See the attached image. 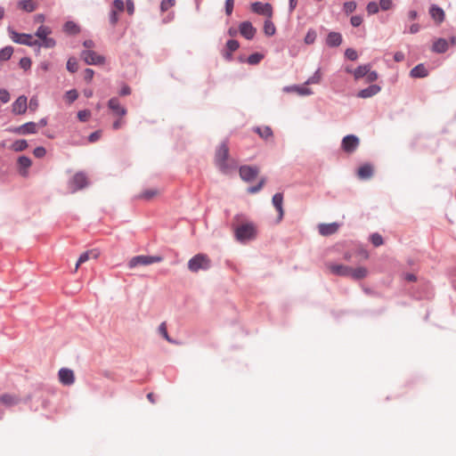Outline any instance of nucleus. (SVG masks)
Wrapping results in <instances>:
<instances>
[{
    "label": "nucleus",
    "mask_w": 456,
    "mask_h": 456,
    "mask_svg": "<svg viewBox=\"0 0 456 456\" xmlns=\"http://www.w3.org/2000/svg\"><path fill=\"white\" fill-rule=\"evenodd\" d=\"M211 260L206 254H197L188 262V269L192 273L200 270L206 271L210 268Z\"/></svg>",
    "instance_id": "nucleus-1"
},
{
    "label": "nucleus",
    "mask_w": 456,
    "mask_h": 456,
    "mask_svg": "<svg viewBox=\"0 0 456 456\" xmlns=\"http://www.w3.org/2000/svg\"><path fill=\"white\" fill-rule=\"evenodd\" d=\"M229 157V147L226 142H222L216 151V164L223 171L226 172L229 168L227 159Z\"/></svg>",
    "instance_id": "nucleus-2"
},
{
    "label": "nucleus",
    "mask_w": 456,
    "mask_h": 456,
    "mask_svg": "<svg viewBox=\"0 0 456 456\" xmlns=\"http://www.w3.org/2000/svg\"><path fill=\"white\" fill-rule=\"evenodd\" d=\"M163 258L159 256H136L130 259L128 263L129 268H134L138 265H149L155 263H159Z\"/></svg>",
    "instance_id": "nucleus-3"
},
{
    "label": "nucleus",
    "mask_w": 456,
    "mask_h": 456,
    "mask_svg": "<svg viewBox=\"0 0 456 456\" xmlns=\"http://www.w3.org/2000/svg\"><path fill=\"white\" fill-rule=\"evenodd\" d=\"M235 234L240 241L251 240L256 235V228L252 224H243L237 227Z\"/></svg>",
    "instance_id": "nucleus-4"
},
{
    "label": "nucleus",
    "mask_w": 456,
    "mask_h": 456,
    "mask_svg": "<svg viewBox=\"0 0 456 456\" xmlns=\"http://www.w3.org/2000/svg\"><path fill=\"white\" fill-rule=\"evenodd\" d=\"M88 184L86 175L82 173H77L73 175L69 183V187L71 192H76L78 190L85 188Z\"/></svg>",
    "instance_id": "nucleus-5"
},
{
    "label": "nucleus",
    "mask_w": 456,
    "mask_h": 456,
    "mask_svg": "<svg viewBox=\"0 0 456 456\" xmlns=\"http://www.w3.org/2000/svg\"><path fill=\"white\" fill-rule=\"evenodd\" d=\"M81 57L88 65H102L105 62L103 56L91 50L83 51Z\"/></svg>",
    "instance_id": "nucleus-6"
},
{
    "label": "nucleus",
    "mask_w": 456,
    "mask_h": 456,
    "mask_svg": "<svg viewBox=\"0 0 456 456\" xmlns=\"http://www.w3.org/2000/svg\"><path fill=\"white\" fill-rule=\"evenodd\" d=\"M7 131L16 134H32L37 132V125L35 122H28L20 126L9 127Z\"/></svg>",
    "instance_id": "nucleus-7"
},
{
    "label": "nucleus",
    "mask_w": 456,
    "mask_h": 456,
    "mask_svg": "<svg viewBox=\"0 0 456 456\" xmlns=\"http://www.w3.org/2000/svg\"><path fill=\"white\" fill-rule=\"evenodd\" d=\"M11 38L13 42L26 45H37V39H34L33 36L28 34H20L15 31H10Z\"/></svg>",
    "instance_id": "nucleus-8"
},
{
    "label": "nucleus",
    "mask_w": 456,
    "mask_h": 456,
    "mask_svg": "<svg viewBox=\"0 0 456 456\" xmlns=\"http://www.w3.org/2000/svg\"><path fill=\"white\" fill-rule=\"evenodd\" d=\"M326 268L329 270V272L331 274L338 275V276H343V277H349L351 267L341 265V264H335V263H327Z\"/></svg>",
    "instance_id": "nucleus-9"
},
{
    "label": "nucleus",
    "mask_w": 456,
    "mask_h": 456,
    "mask_svg": "<svg viewBox=\"0 0 456 456\" xmlns=\"http://www.w3.org/2000/svg\"><path fill=\"white\" fill-rule=\"evenodd\" d=\"M251 11L266 16L268 19H271L273 16V6L268 3L255 2L251 4Z\"/></svg>",
    "instance_id": "nucleus-10"
},
{
    "label": "nucleus",
    "mask_w": 456,
    "mask_h": 456,
    "mask_svg": "<svg viewBox=\"0 0 456 456\" xmlns=\"http://www.w3.org/2000/svg\"><path fill=\"white\" fill-rule=\"evenodd\" d=\"M359 145V139L354 135L349 134L343 138L342 140V149L348 153L354 152Z\"/></svg>",
    "instance_id": "nucleus-11"
},
{
    "label": "nucleus",
    "mask_w": 456,
    "mask_h": 456,
    "mask_svg": "<svg viewBox=\"0 0 456 456\" xmlns=\"http://www.w3.org/2000/svg\"><path fill=\"white\" fill-rule=\"evenodd\" d=\"M59 381L64 386H71L75 382L74 371L68 368H61L58 372Z\"/></svg>",
    "instance_id": "nucleus-12"
},
{
    "label": "nucleus",
    "mask_w": 456,
    "mask_h": 456,
    "mask_svg": "<svg viewBox=\"0 0 456 456\" xmlns=\"http://www.w3.org/2000/svg\"><path fill=\"white\" fill-rule=\"evenodd\" d=\"M28 109V99L26 96L21 95L16 99L12 105V111L16 115H21L26 112Z\"/></svg>",
    "instance_id": "nucleus-13"
},
{
    "label": "nucleus",
    "mask_w": 456,
    "mask_h": 456,
    "mask_svg": "<svg viewBox=\"0 0 456 456\" xmlns=\"http://www.w3.org/2000/svg\"><path fill=\"white\" fill-rule=\"evenodd\" d=\"M258 168L256 167L243 166L240 168V177L247 182L252 181L258 175Z\"/></svg>",
    "instance_id": "nucleus-14"
},
{
    "label": "nucleus",
    "mask_w": 456,
    "mask_h": 456,
    "mask_svg": "<svg viewBox=\"0 0 456 456\" xmlns=\"http://www.w3.org/2000/svg\"><path fill=\"white\" fill-rule=\"evenodd\" d=\"M338 228L339 224L338 223L320 224L318 225V231L322 236L332 235L338 231Z\"/></svg>",
    "instance_id": "nucleus-15"
},
{
    "label": "nucleus",
    "mask_w": 456,
    "mask_h": 456,
    "mask_svg": "<svg viewBox=\"0 0 456 456\" xmlns=\"http://www.w3.org/2000/svg\"><path fill=\"white\" fill-rule=\"evenodd\" d=\"M429 14L436 24H441L445 19L444 11L436 4L430 6Z\"/></svg>",
    "instance_id": "nucleus-16"
},
{
    "label": "nucleus",
    "mask_w": 456,
    "mask_h": 456,
    "mask_svg": "<svg viewBox=\"0 0 456 456\" xmlns=\"http://www.w3.org/2000/svg\"><path fill=\"white\" fill-rule=\"evenodd\" d=\"M108 107L114 112L115 115L120 118L126 115V109L120 105L118 98H111L108 102Z\"/></svg>",
    "instance_id": "nucleus-17"
},
{
    "label": "nucleus",
    "mask_w": 456,
    "mask_h": 456,
    "mask_svg": "<svg viewBox=\"0 0 456 456\" xmlns=\"http://www.w3.org/2000/svg\"><path fill=\"white\" fill-rule=\"evenodd\" d=\"M256 28L249 21H243L240 25V33L247 39H252L256 34Z\"/></svg>",
    "instance_id": "nucleus-18"
},
{
    "label": "nucleus",
    "mask_w": 456,
    "mask_h": 456,
    "mask_svg": "<svg viewBox=\"0 0 456 456\" xmlns=\"http://www.w3.org/2000/svg\"><path fill=\"white\" fill-rule=\"evenodd\" d=\"M20 401V397L13 394H4L0 395V403L6 407L16 405Z\"/></svg>",
    "instance_id": "nucleus-19"
},
{
    "label": "nucleus",
    "mask_w": 456,
    "mask_h": 456,
    "mask_svg": "<svg viewBox=\"0 0 456 456\" xmlns=\"http://www.w3.org/2000/svg\"><path fill=\"white\" fill-rule=\"evenodd\" d=\"M240 45L238 41L231 39L226 43L225 49L223 52V56L226 61L232 60V54L239 48Z\"/></svg>",
    "instance_id": "nucleus-20"
},
{
    "label": "nucleus",
    "mask_w": 456,
    "mask_h": 456,
    "mask_svg": "<svg viewBox=\"0 0 456 456\" xmlns=\"http://www.w3.org/2000/svg\"><path fill=\"white\" fill-rule=\"evenodd\" d=\"M374 168L370 164H364L358 168L357 175L362 180H366L373 175Z\"/></svg>",
    "instance_id": "nucleus-21"
},
{
    "label": "nucleus",
    "mask_w": 456,
    "mask_h": 456,
    "mask_svg": "<svg viewBox=\"0 0 456 456\" xmlns=\"http://www.w3.org/2000/svg\"><path fill=\"white\" fill-rule=\"evenodd\" d=\"M272 201H273V205L274 206V208H276V210L279 213V220H281L283 217V215H284V210H283V207H282L283 194L281 192L275 193L273 197Z\"/></svg>",
    "instance_id": "nucleus-22"
},
{
    "label": "nucleus",
    "mask_w": 456,
    "mask_h": 456,
    "mask_svg": "<svg viewBox=\"0 0 456 456\" xmlns=\"http://www.w3.org/2000/svg\"><path fill=\"white\" fill-rule=\"evenodd\" d=\"M32 162H31V159L26 156H20L19 159H18V166H19V168H20V174L22 175V176H27L28 175V169L29 168V167L31 166Z\"/></svg>",
    "instance_id": "nucleus-23"
},
{
    "label": "nucleus",
    "mask_w": 456,
    "mask_h": 456,
    "mask_svg": "<svg viewBox=\"0 0 456 456\" xmlns=\"http://www.w3.org/2000/svg\"><path fill=\"white\" fill-rule=\"evenodd\" d=\"M99 256V253L96 251V250H88L86 252H84L78 258L77 264H76V267H75V272L77 271V269L79 268L80 265L86 263V261H88L90 258H94L96 259L97 257Z\"/></svg>",
    "instance_id": "nucleus-24"
},
{
    "label": "nucleus",
    "mask_w": 456,
    "mask_h": 456,
    "mask_svg": "<svg viewBox=\"0 0 456 456\" xmlns=\"http://www.w3.org/2000/svg\"><path fill=\"white\" fill-rule=\"evenodd\" d=\"M379 91L380 86H379L378 85H371L367 88L359 91L357 96L365 99L376 95Z\"/></svg>",
    "instance_id": "nucleus-25"
},
{
    "label": "nucleus",
    "mask_w": 456,
    "mask_h": 456,
    "mask_svg": "<svg viewBox=\"0 0 456 456\" xmlns=\"http://www.w3.org/2000/svg\"><path fill=\"white\" fill-rule=\"evenodd\" d=\"M17 6L22 11L32 12L37 8V4L34 0H21L18 2Z\"/></svg>",
    "instance_id": "nucleus-26"
},
{
    "label": "nucleus",
    "mask_w": 456,
    "mask_h": 456,
    "mask_svg": "<svg viewBox=\"0 0 456 456\" xmlns=\"http://www.w3.org/2000/svg\"><path fill=\"white\" fill-rule=\"evenodd\" d=\"M370 69V64L361 65L352 71L355 79H360L367 75ZM347 72H351L350 69H346Z\"/></svg>",
    "instance_id": "nucleus-27"
},
{
    "label": "nucleus",
    "mask_w": 456,
    "mask_h": 456,
    "mask_svg": "<svg viewBox=\"0 0 456 456\" xmlns=\"http://www.w3.org/2000/svg\"><path fill=\"white\" fill-rule=\"evenodd\" d=\"M368 275V270L367 268L363 266H359L357 268H351V272L349 274V277L353 278L354 280H362L365 278Z\"/></svg>",
    "instance_id": "nucleus-28"
},
{
    "label": "nucleus",
    "mask_w": 456,
    "mask_h": 456,
    "mask_svg": "<svg viewBox=\"0 0 456 456\" xmlns=\"http://www.w3.org/2000/svg\"><path fill=\"white\" fill-rule=\"evenodd\" d=\"M326 42L331 47L338 46L342 42V37L338 32H330L327 37Z\"/></svg>",
    "instance_id": "nucleus-29"
},
{
    "label": "nucleus",
    "mask_w": 456,
    "mask_h": 456,
    "mask_svg": "<svg viewBox=\"0 0 456 456\" xmlns=\"http://www.w3.org/2000/svg\"><path fill=\"white\" fill-rule=\"evenodd\" d=\"M448 49V43L444 38L436 40L433 44L432 50L438 53H443Z\"/></svg>",
    "instance_id": "nucleus-30"
},
{
    "label": "nucleus",
    "mask_w": 456,
    "mask_h": 456,
    "mask_svg": "<svg viewBox=\"0 0 456 456\" xmlns=\"http://www.w3.org/2000/svg\"><path fill=\"white\" fill-rule=\"evenodd\" d=\"M428 72L423 64L415 66L410 72L411 77H426Z\"/></svg>",
    "instance_id": "nucleus-31"
},
{
    "label": "nucleus",
    "mask_w": 456,
    "mask_h": 456,
    "mask_svg": "<svg viewBox=\"0 0 456 456\" xmlns=\"http://www.w3.org/2000/svg\"><path fill=\"white\" fill-rule=\"evenodd\" d=\"M160 193L159 189L151 188L143 191L138 197L142 200H150Z\"/></svg>",
    "instance_id": "nucleus-32"
},
{
    "label": "nucleus",
    "mask_w": 456,
    "mask_h": 456,
    "mask_svg": "<svg viewBox=\"0 0 456 456\" xmlns=\"http://www.w3.org/2000/svg\"><path fill=\"white\" fill-rule=\"evenodd\" d=\"M63 30L69 35H76L79 33V27L73 21H67L63 26Z\"/></svg>",
    "instance_id": "nucleus-33"
},
{
    "label": "nucleus",
    "mask_w": 456,
    "mask_h": 456,
    "mask_svg": "<svg viewBox=\"0 0 456 456\" xmlns=\"http://www.w3.org/2000/svg\"><path fill=\"white\" fill-rule=\"evenodd\" d=\"M254 130L263 139L267 140L273 136V131L269 126L256 127Z\"/></svg>",
    "instance_id": "nucleus-34"
},
{
    "label": "nucleus",
    "mask_w": 456,
    "mask_h": 456,
    "mask_svg": "<svg viewBox=\"0 0 456 456\" xmlns=\"http://www.w3.org/2000/svg\"><path fill=\"white\" fill-rule=\"evenodd\" d=\"M276 28L274 24L272 22L271 19H268L265 21L264 24V32L266 36H273L275 34Z\"/></svg>",
    "instance_id": "nucleus-35"
},
{
    "label": "nucleus",
    "mask_w": 456,
    "mask_h": 456,
    "mask_svg": "<svg viewBox=\"0 0 456 456\" xmlns=\"http://www.w3.org/2000/svg\"><path fill=\"white\" fill-rule=\"evenodd\" d=\"M51 32L52 31L48 27L40 26L36 32V36L39 38V40H42V39L47 37L48 35L51 34Z\"/></svg>",
    "instance_id": "nucleus-36"
},
{
    "label": "nucleus",
    "mask_w": 456,
    "mask_h": 456,
    "mask_svg": "<svg viewBox=\"0 0 456 456\" xmlns=\"http://www.w3.org/2000/svg\"><path fill=\"white\" fill-rule=\"evenodd\" d=\"M78 97V93L77 90L72 89L68 91L64 95V100L68 104H71L73 102H75Z\"/></svg>",
    "instance_id": "nucleus-37"
},
{
    "label": "nucleus",
    "mask_w": 456,
    "mask_h": 456,
    "mask_svg": "<svg viewBox=\"0 0 456 456\" xmlns=\"http://www.w3.org/2000/svg\"><path fill=\"white\" fill-rule=\"evenodd\" d=\"M159 334L169 343H175V341L169 337L167 330V324L166 322H161L159 326Z\"/></svg>",
    "instance_id": "nucleus-38"
},
{
    "label": "nucleus",
    "mask_w": 456,
    "mask_h": 456,
    "mask_svg": "<svg viewBox=\"0 0 456 456\" xmlns=\"http://www.w3.org/2000/svg\"><path fill=\"white\" fill-rule=\"evenodd\" d=\"M13 49L11 46H6L0 50V61H7L12 55Z\"/></svg>",
    "instance_id": "nucleus-39"
},
{
    "label": "nucleus",
    "mask_w": 456,
    "mask_h": 456,
    "mask_svg": "<svg viewBox=\"0 0 456 456\" xmlns=\"http://www.w3.org/2000/svg\"><path fill=\"white\" fill-rule=\"evenodd\" d=\"M28 148V142L26 140H17L12 145V149L15 151H21Z\"/></svg>",
    "instance_id": "nucleus-40"
},
{
    "label": "nucleus",
    "mask_w": 456,
    "mask_h": 456,
    "mask_svg": "<svg viewBox=\"0 0 456 456\" xmlns=\"http://www.w3.org/2000/svg\"><path fill=\"white\" fill-rule=\"evenodd\" d=\"M67 69L71 72L75 73L78 69V62L76 58L70 57L67 61Z\"/></svg>",
    "instance_id": "nucleus-41"
},
{
    "label": "nucleus",
    "mask_w": 456,
    "mask_h": 456,
    "mask_svg": "<svg viewBox=\"0 0 456 456\" xmlns=\"http://www.w3.org/2000/svg\"><path fill=\"white\" fill-rule=\"evenodd\" d=\"M38 46H44L45 48H53L55 45V41L53 38L51 37H45L42 40H37Z\"/></svg>",
    "instance_id": "nucleus-42"
},
{
    "label": "nucleus",
    "mask_w": 456,
    "mask_h": 456,
    "mask_svg": "<svg viewBox=\"0 0 456 456\" xmlns=\"http://www.w3.org/2000/svg\"><path fill=\"white\" fill-rule=\"evenodd\" d=\"M263 54L261 53H253L251 55L248 56V62L249 64H252V65H255V64H257L260 62V61L263 59Z\"/></svg>",
    "instance_id": "nucleus-43"
},
{
    "label": "nucleus",
    "mask_w": 456,
    "mask_h": 456,
    "mask_svg": "<svg viewBox=\"0 0 456 456\" xmlns=\"http://www.w3.org/2000/svg\"><path fill=\"white\" fill-rule=\"evenodd\" d=\"M321 78H322V74L320 72V70H316V72L307 79V81L305 82L306 85H310V84H318L320 83L321 81Z\"/></svg>",
    "instance_id": "nucleus-44"
},
{
    "label": "nucleus",
    "mask_w": 456,
    "mask_h": 456,
    "mask_svg": "<svg viewBox=\"0 0 456 456\" xmlns=\"http://www.w3.org/2000/svg\"><path fill=\"white\" fill-rule=\"evenodd\" d=\"M315 39H316V32L314 29L308 30V32L305 37V44L311 45L315 41Z\"/></svg>",
    "instance_id": "nucleus-45"
},
{
    "label": "nucleus",
    "mask_w": 456,
    "mask_h": 456,
    "mask_svg": "<svg viewBox=\"0 0 456 456\" xmlns=\"http://www.w3.org/2000/svg\"><path fill=\"white\" fill-rule=\"evenodd\" d=\"M370 240L375 247L381 246L383 244V238L379 233H373L370 236Z\"/></svg>",
    "instance_id": "nucleus-46"
},
{
    "label": "nucleus",
    "mask_w": 456,
    "mask_h": 456,
    "mask_svg": "<svg viewBox=\"0 0 456 456\" xmlns=\"http://www.w3.org/2000/svg\"><path fill=\"white\" fill-rule=\"evenodd\" d=\"M366 10L369 14H375L379 12V4L376 2H370L367 4Z\"/></svg>",
    "instance_id": "nucleus-47"
},
{
    "label": "nucleus",
    "mask_w": 456,
    "mask_h": 456,
    "mask_svg": "<svg viewBox=\"0 0 456 456\" xmlns=\"http://www.w3.org/2000/svg\"><path fill=\"white\" fill-rule=\"evenodd\" d=\"M175 5V0H162L160 4L161 12H166Z\"/></svg>",
    "instance_id": "nucleus-48"
},
{
    "label": "nucleus",
    "mask_w": 456,
    "mask_h": 456,
    "mask_svg": "<svg viewBox=\"0 0 456 456\" xmlns=\"http://www.w3.org/2000/svg\"><path fill=\"white\" fill-rule=\"evenodd\" d=\"M293 90L300 95H309L313 94L312 90L305 86H296Z\"/></svg>",
    "instance_id": "nucleus-49"
},
{
    "label": "nucleus",
    "mask_w": 456,
    "mask_h": 456,
    "mask_svg": "<svg viewBox=\"0 0 456 456\" xmlns=\"http://www.w3.org/2000/svg\"><path fill=\"white\" fill-rule=\"evenodd\" d=\"M265 183V179L262 178L257 185L249 187L248 189V192L253 194V193L259 191L263 188Z\"/></svg>",
    "instance_id": "nucleus-50"
},
{
    "label": "nucleus",
    "mask_w": 456,
    "mask_h": 456,
    "mask_svg": "<svg viewBox=\"0 0 456 456\" xmlns=\"http://www.w3.org/2000/svg\"><path fill=\"white\" fill-rule=\"evenodd\" d=\"M356 8V4L354 1H348L344 4V10L346 12H353Z\"/></svg>",
    "instance_id": "nucleus-51"
},
{
    "label": "nucleus",
    "mask_w": 456,
    "mask_h": 456,
    "mask_svg": "<svg viewBox=\"0 0 456 456\" xmlns=\"http://www.w3.org/2000/svg\"><path fill=\"white\" fill-rule=\"evenodd\" d=\"M379 7L383 11L390 10L393 7V2L392 0H380Z\"/></svg>",
    "instance_id": "nucleus-52"
},
{
    "label": "nucleus",
    "mask_w": 456,
    "mask_h": 456,
    "mask_svg": "<svg viewBox=\"0 0 456 456\" xmlns=\"http://www.w3.org/2000/svg\"><path fill=\"white\" fill-rule=\"evenodd\" d=\"M90 116H91V113L87 110H80L77 113L78 119L83 122L87 121L88 118H90Z\"/></svg>",
    "instance_id": "nucleus-53"
},
{
    "label": "nucleus",
    "mask_w": 456,
    "mask_h": 456,
    "mask_svg": "<svg viewBox=\"0 0 456 456\" xmlns=\"http://www.w3.org/2000/svg\"><path fill=\"white\" fill-rule=\"evenodd\" d=\"M345 55L347 59L351 61H355L358 58V54L355 50L352 48H348L346 50Z\"/></svg>",
    "instance_id": "nucleus-54"
},
{
    "label": "nucleus",
    "mask_w": 456,
    "mask_h": 456,
    "mask_svg": "<svg viewBox=\"0 0 456 456\" xmlns=\"http://www.w3.org/2000/svg\"><path fill=\"white\" fill-rule=\"evenodd\" d=\"M125 4L123 0H114L113 2V9L116 10L118 12H121L124 11Z\"/></svg>",
    "instance_id": "nucleus-55"
},
{
    "label": "nucleus",
    "mask_w": 456,
    "mask_h": 456,
    "mask_svg": "<svg viewBox=\"0 0 456 456\" xmlns=\"http://www.w3.org/2000/svg\"><path fill=\"white\" fill-rule=\"evenodd\" d=\"M20 68L24 69L25 70L30 69L31 60L28 57L21 58L20 61Z\"/></svg>",
    "instance_id": "nucleus-56"
},
{
    "label": "nucleus",
    "mask_w": 456,
    "mask_h": 456,
    "mask_svg": "<svg viewBox=\"0 0 456 456\" xmlns=\"http://www.w3.org/2000/svg\"><path fill=\"white\" fill-rule=\"evenodd\" d=\"M0 101L6 103L10 101V94L7 90L0 89Z\"/></svg>",
    "instance_id": "nucleus-57"
},
{
    "label": "nucleus",
    "mask_w": 456,
    "mask_h": 456,
    "mask_svg": "<svg viewBox=\"0 0 456 456\" xmlns=\"http://www.w3.org/2000/svg\"><path fill=\"white\" fill-rule=\"evenodd\" d=\"M33 153H34V156L37 158H43L45 155L46 151L44 147L39 146L34 150Z\"/></svg>",
    "instance_id": "nucleus-58"
},
{
    "label": "nucleus",
    "mask_w": 456,
    "mask_h": 456,
    "mask_svg": "<svg viewBox=\"0 0 456 456\" xmlns=\"http://www.w3.org/2000/svg\"><path fill=\"white\" fill-rule=\"evenodd\" d=\"M118 21V12L116 10H111L110 13V22L112 26H115L117 22Z\"/></svg>",
    "instance_id": "nucleus-59"
},
{
    "label": "nucleus",
    "mask_w": 456,
    "mask_h": 456,
    "mask_svg": "<svg viewBox=\"0 0 456 456\" xmlns=\"http://www.w3.org/2000/svg\"><path fill=\"white\" fill-rule=\"evenodd\" d=\"M94 72L92 69H86L84 71V78L86 81L90 82L94 77Z\"/></svg>",
    "instance_id": "nucleus-60"
},
{
    "label": "nucleus",
    "mask_w": 456,
    "mask_h": 456,
    "mask_svg": "<svg viewBox=\"0 0 456 456\" xmlns=\"http://www.w3.org/2000/svg\"><path fill=\"white\" fill-rule=\"evenodd\" d=\"M233 0H226L225 1V12L227 15H231L233 11Z\"/></svg>",
    "instance_id": "nucleus-61"
},
{
    "label": "nucleus",
    "mask_w": 456,
    "mask_h": 456,
    "mask_svg": "<svg viewBox=\"0 0 456 456\" xmlns=\"http://www.w3.org/2000/svg\"><path fill=\"white\" fill-rule=\"evenodd\" d=\"M362 22V18L359 15L353 16L351 18V24L354 27H359Z\"/></svg>",
    "instance_id": "nucleus-62"
},
{
    "label": "nucleus",
    "mask_w": 456,
    "mask_h": 456,
    "mask_svg": "<svg viewBox=\"0 0 456 456\" xmlns=\"http://www.w3.org/2000/svg\"><path fill=\"white\" fill-rule=\"evenodd\" d=\"M366 79L368 82H374L378 79V73L376 71H369L366 75Z\"/></svg>",
    "instance_id": "nucleus-63"
},
{
    "label": "nucleus",
    "mask_w": 456,
    "mask_h": 456,
    "mask_svg": "<svg viewBox=\"0 0 456 456\" xmlns=\"http://www.w3.org/2000/svg\"><path fill=\"white\" fill-rule=\"evenodd\" d=\"M100 137H101V132L100 131H95V132L92 133L89 135L88 140H89L90 142H94L97 140H99Z\"/></svg>",
    "instance_id": "nucleus-64"
}]
</instances>
